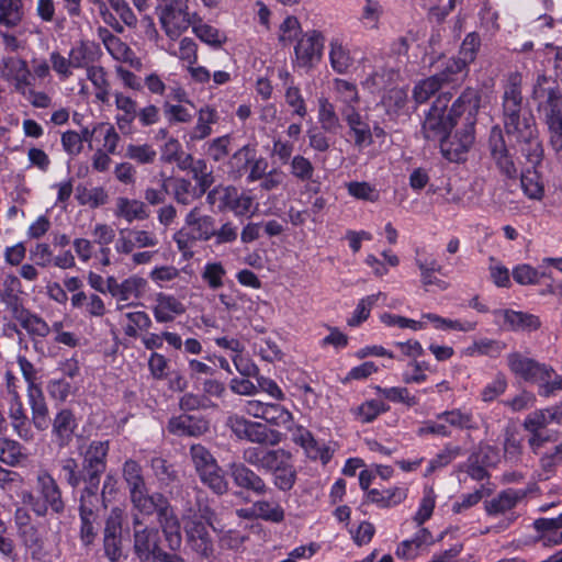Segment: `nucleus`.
Returning a JSON list of instances; mask_svg holds the SVG:
<instances>
[{
	"mask_svg": "<svg viewBox=\"0 0 562 562\" xmlns=\"http://www.w3.org/2000/svg\"><path fill=\"white\" fill-rule=\"evenodd\" d=\"M527 495L524 490L507 488L485 503V510L490 516L506 514L516 507L518 502Z\"/></svg>",
	"mask_w": 562,
	"mask_h": 562,
	"instance_id": "24",
	"label": "nucleus"
},
{
	"mask_svg": "<svg viewBox=\"0 0 562 562\" xmlns=\"http://www.w3.org/2000/svg\"><path fill=\"white\" fill-rule=\"evenodd\" d=\"M276 454V449H265L261 447H249L244 450V463L266 470L270 461Z\"/></svg>",
	"mask_w": 562,
	"mask_h": 562,
	"instance_id": "49",
	"label": "nucleus"
},
{
	"mask_svg": "<svg viewBox=\"0 0 562 562\" xmlns=\"http://www.w3.org/2000/svg\"><path fill=\"white\" fill-rule=\"evenodd\" d=\"M488 148L491 157L501 175L507 179H516L518 177V169L506 145L502 130L497 126L491 131Z\"/></svg>",
	"mask_w": 562,
	"mask_h": 562,
	"instance_id": "16",
	"label": "nucleus"
},
{
	"mask_svg": "<svg viewBox=\"0 0 562 562\" xmlns=\"http://www.w3.org/2000/svg\"><path fill=\"white\" fill-rule=\"evenodd\" d=\"M125 157L139 165H150L156 160L157 151L149 144H130L126 147Z\"/></svg>",
	"mask_w": 562,
	"mask_h": 562,
	"instance_id": "51",
	"label": "nucleus"
},
{
	"mask_svg": "<svg viewBox=\"0 0 562 562\" xmlns=\"http://www.w3.org/2000/svg\"><path fill=\"white\" fill-rule=\"evenodd\" d=\"M389 409L383 402L378 400L367 401L355 409L356 417L363 424L372 423L381 413Z\"/></svg>",
	"mask_w": 562,
	"mask_h": 562,
	"instance_id": "56",
	"label": "nucleus"
},
{
	"mask_svg": "<svg viewBox=\"0 0 562 562\" xmlns=\"http://www.w3.org/2000/svg\"><path fill=\"white\" fill-rule=\"evenodd\" d=\"M18 285H20L19 279L14 276H9L4 281L3 289L0 290V301L15 321L21 318L22 314L27 311L23 306L22 299L15 293V286Z\"/></svg>",
	"mask_w": 562,
	"mask_h": 562,
	"instance_id": "30",
	"label": "nucleus"
},
{
	"mask_svg": "<svg viewBox=\"0 0 562 562\" xmlns=\"http://www.w3.org/2000/svg\"><path fill=\"white\" fill-rule=\"evenodd\" d=\"M513 279L520 285L538 284L542 273L527 263L517 265L513 269Z\"/></svg>",
	"mask_w": 562,
	"mask_h": 562,
	"instance_id": "62",
	"label": "nucleus"
},
{
	"mask_svg": "<svg viewBox=\"0 0 562 562\" xmlns=\"http://www.w3.org/2000/svg\"><path fill=\"white\" fill-rule=\"evenodd\" d=\"M423 319H427L431 322L436 329H452V330H459V331H472L476 328L475 322H461L458 319H449L443 318L437 314L434 313H425L422 315Z\"/></svg>",
	"mask_w": 562,
	"mask_h": 562,
	"instance_id": "46",
	"label": "nucleus"
},
{
	"mask_svg": "<svg viewBox=\"0 0 562 562\" xmlns=\"http://www.w3.org/2000/svg\"><path fill=\"white\" fill-rule=\"evenodd\" d=\"M533 527L539 532H549L550 535L543 537L544 544L553 543L554 535L562 528V513L553 518H538L533 522Z\"/></svg>",
	"mask_w": 562,
	"mask_h": 562,
	"instance_id": "63",
	"label": "nucleus"
},
{
	"mask_svg": "<svg viewBox=\"0 0 562 562\" xmlns=\"http://www.w3.org/2000/svg\"><path fill=\"white\" fill-rule=\"evenodd\" d=\"M329 48V60L331 68L337 74H347L355 63L350 50L338 40L330 41Z\"/></svg>",
	"mask_w": 562,
	"mask_h": 562,
	"instance_id": "36",
	"label": "nucleus"
},
{
	"mask_svg": "<svg viewBox=\"0 0 562 562\" xmlns=\"http://www.w3.org/2000/svg\"><path fill=\"white\" fill-rule=\"evenodd\" d=\"M21 0H0V24L12 27L21 21Z\"/></svg>",
	"mask_w": 562,
	"mask_h": 562,
	"instance_id": "50",
	"label": "nucleus"
},
{
	"mask_svg": "<svg viewBox=\"0 0 562 562\" xmlns=\"http://www.w3.org/2000/svg\"><path fill=\"white\" fill-rule=\"evenodd\" d=\"M342 121L348 126V135L352 138L355 147L362 149L373 143V134L366 116L359 110L344 111Z\"/></svg>",
	"mask_w": 562,
	"mask_h": 562,
	"instance_id": "19",
	"label": "nucleus"
},
{
	"mask_svg": "<svg viewBox=\"0 0 562 562\" xmlns=\"http://www.w3.org/2000/svg\"><path fill=\"white\" fill-rule=\"evenodd\" d=\"M255 155L256 148L249 144L243 146L233 154L228 161V167L235 178L241 177L254 160Z\"/></svg>",
	"mask_w": 562,
	"mask_h": 562,
	"instance_id": "42",
	"label": "nucleus"
},
{
	"mask_svg": "<svg viewBox=\"0 0 562 562\" xmlns=\"http://www.w3.org/2000/svg\"><path fill=\"white\" fill-rule=\"evenodd\" d=\"M114 215L132 223L148 218L149 212L144 202L122 196L116 200Z\"/></svg>",
	"mask_w": 562,
	"mask_h": 562,
	"instance_id": "31",
	"label": "nucleus"
},
{
	"mask_svg": "<svg viewBox=\"0 0 562 562\" xmlns=\"http://www.w3.org/2000/svg\"><path fill=\"white\" fill-rule=\"evenodd\" d=\"M324 48V36L319 31L306 32L294 47L295 57L300 67L310 68L321 60Z\"/></svg>",
	"mask_w": 562,
	"mask_h": 562,
	"instance_id": "17",
	"label": "nucleus"
},
{
	"mask_svg": "<svg viewBox=\"0 0 562 562\" xmlns=\"http://www.w3.org/2000/svg\"><path fill=\"white\" fill-rule=\"evenodd\" d=\"M347 190L351 196L358 200L376 202L380 198L375 187L366 181H351L347 183Z\"/></svg>",
	"mask_w": 562,
	"mask_h": 562,
	"instance_id": "58",
	"label": "nucleus"
},
{
	"mask_svg": "<svg viewBox=\"0 0 562 562\" xmlns=\"http://www.w3.org/2000/svg\"><path fill=\"white\" fill-rule=\"evenodd\" d=\"M552 422L562 423L561 407L535 412L526 418L524 426L528 431L543 430Z\"/></svg>",
	"mask_w": 562,
	"mask_h": 562,
	"instance_id": "38",
	"label": "nucleus"
},
{
	"mask_svg": "<svg viewBox=\"0 0 562 562\" xmlns=\"http://www.w3.org/2000/svg\"><path fill=\"white\" fill-rule=\"evenodd\" d=\"M27 397L34 427L41 431L46 430L50 425V418L42 389L27 387Z\"/></svg>",
	"mask_w": 562,
	"mask_h": 562,
	"instance_id": "26",
	"label": "nucleus"
},
{
	"mask_svg": "<svg viewBox=\"0 0 562 562\" xmlns=\"http://www.w3.org/2000/svg\"><path fill=\"white\" fill-rule=\"evenodd\" d=\"M109 440H92L79 449L81 463L72 457L59 461L60 477L72 488L85 486L86 494H99L101 476L106 470Z\"/></svg>",
	"mask_w": 562,
	"mask_h": 562,
	"instance_id": "2",
	"label": "nucleus"
},
{
	"mask_svg": "<svg viewBox=\"0 0 562 562\" xmlns=\"http://www.w3.org/2000/svg\"><path fill=\"white\" fill-rule=\"evenodd\" d=\"M189 457L202 484L216 495H224L228 492L229 483L225 472L206 447L193 443L189 449Z\"/></svg>",
	"mask_w": 562,
	"mask_h": 562,
	"instance_id": "6",
	"label": "nucleus"
},
{
	"mask_svg": "<svg viewBox=\"0 0 562 562\" xmlns=\"http://www.w3.org/2000/svg\"><path fill=\"white\" fill-rule=\"evenodd\" d=\"M146 285V280L139 277H130L120 283V290L116 292L120 301H127L132 297L138 299L142 296Z\"/></svg>",
	"mask_w": 562,
	"mask_h": 562,
	"instance_id": "54",
	"label": "nucleus"
},
{
	"mask_svg": "<svg viewBox=\"0 0 562 562\" xmlns=\"http://www.w3.org/2000/svg\"><path fill=\"white\" fill-rule=\"evenodd\" d=\"M252 205V199L249 195L241 194L233 186L223 187L221 203L217 204L218 211L229 210L236 215L247 214Z\"/></svg>",
	"mask_w": 562,
	"mask_h": 562,
	"instance_id": "27",
	"label": "nucleus"
},
{
	"mask_svg": "<svg viewBox=\"0 0 562 562\" xmlns=\"http://www.w3.org/2000/svg\"><path fill=\"white\" fill-rule=\"evenodd\" d=\"M106 2L109 3L108 7L110 8V11H114L119 16L117 20L123 25L124 30L125 26L130 29L136 27L137 16L126 0H106Z\"/></svg>",
	"mask_w": 562,
	"mask_h": 562,
	"instance_id": "53",
	"label": "nucleus"
},
{
	"mask_svg": "<svg viewBox=\"0 0 562 562\" xmlns=\"http://www.w3.org/2000/svg\"><path fill=\"white\" fill-rule=\"evenodd\" d=\"M115 105L123 114L116 115V125L123 133L131 131L132 123L137 117V103L132 98L122 93L115 94Z\"/></svg>",
	"mask_w": 562,
	"mask_h": 562,
	"instance_id": "35",
	"label": "nucleus"
},
{
	"mask_svg": "<svg viewBox=\"0 0 562 562\" xmlns=\"http://www.w3.org/2000/svg\"><path fill=\"white\" fill-rule=\"evenodd\" d=\"M451 98V91H442L434 101L422 127V132L426 139L440 143L442 138L448 136V133L458 125L449 113L446 114L447 106Z\"/></svg>",
	"mask_w": 562,
	"mask_h": 562,
	"instance_id": "8",
	"label": "nucleus"
},
{
	"mask_svg": "<svg viewBox=\"0 0 562 562\" xmlns=\"http://www.w3.org/2000/svg\"><path fill=\"white\" fill-rule=\"evenodd\" d=\"M438 420H442L447 426L459 430H477L479 424L471 411L453 408L441 412L437 415Z\"/></svg>",
	"mask_w": 562,
	"mask_h": 562,
	"instance_id": "33",
	"label": "nucleus"
},
{
	"mask_svg": "<svg viewBox=\"0 0 562 562\" xmlns=\"http://www.w3.org/2000/svg\"><path fill=\"white\" fill-rule=\"evenodd\" d=\"M494 322L507 331H535L540 328L541 321L537 315L514 311L512 308L494 310Z\"/></svg>",
	"mask_w": 562,
	"mask_h": 562,
	"instance_id": "14",
	"label": "nucleus"
},
{
	"mask_svg": "<svg viewBox=\"0 0 562 562\" xmlns=\"http://www.w3.org/2000/svg\"><path fill=\"white\" fill-rule=\"evenodd\" d=\"M378 393L393 403H404L407 406L418 404V398L409 394L406 387H376Z\"/></svg>",
	"mask_w": 562,
	"mask_h": 562,
	"instance_id": "60",
	"label": "nucleus"
},
{
	"mask_svg": "<svg viewBox=\"0 0 562 562\" xmlns=\"http://www.w3.org/2000/svg\"><path fill=\"white\" fill-rule=\"evenodd\" d=\"M227 474L234 485L244 492L256 496H265L272 490L266 481L244 462H231L227 464Z\"/></svg>",
	"mask_w": 562,
	"mask_h": 562,
	"instance_id": "13",
	"label": "nucleus"
},
{
	"mask_svg": "<svg viewBox=\"0 0 562 562\" xmlns=\"http://www.w3.org/2000/svg\"><path fill=\"white\" fill-rule=\"evenodd\" d=\"M482 92L472 87L465 88L461 94L454 100L449 111L451 117L458 123L463 117L465 126H475L476 115L481 108Z\"/></svg>",
	"mask_w": 562,
	"mask_h": 562,
	"instance_id": "15",
	"label": "nucleus"
},
{
	"mask_svg": "<svg viewBox=\"0 0 562 562\" xmlns=\"http://www.w3.org/2000/svg\"><path fill=\"white\" fill-rule=\"evenodd\" d=\"M214 513L209 506L190 510L183 516V531L188 547L202 558L209 559L214 551L213 539L209 531Z\"/></svg>",
	"mask_w": 562,
	"mask_h": 562,
	"instance_id": "4",
	"label": "nucleus"
},
{
	"mask_svg": "<svg viewBox=\"0 0 562 562\" xmlns=\"http://www.w3.org/2000/svg\"><path fill=\"white\" fill-rule=\"evenodd\" d=\"M502 121L506 135L514 140L527 162L536 168L543 158L536 120L524 103L522 76L510 72L502 97Z\"/></svg>",
	"mask_w": 562,
	"mask_h": 562,
	"instance_id": "1",
	"label": "nucleus"
},
{
	"mask_svg": "<svg viewBox=\"0 0 562 562\" xmlns=\"http://www.w3.org/2000/svg\"><path fill=\"white\" fill-rule=\"evenodd\" d=\"M122 475L130 494L147 488L142 465L137 461L133 459L125 460Z\"/></svg>",
	"mask_w": 562,
	"mask_h": 562,
	"instance_id": "40",
	"label": "nucleus"
},
{
	"mask_svg": "<svg viewBox=\"0 0 562 562\" xmlns=\"http://www.w3.org/2000/svg\"><path fill=\"white\" fill-rule=\"evenodd\" d=\"M20 326L26 330L31 339L45 338L50 333V327L44 318L27 310L16 319Z\"/></svg>",
	"mask_w": 562,
	"mask_h": 562,
	"instance_id": "39",
	"label": "nucleus"
},
{
	"mask_svg": "<svg viewBox=\"0 0 562 562\" xmlns=\"http://www.w3.org/2000/svg\"><path fill=\"white\" fill-rule=\"evenodd\" d=\"M475 126H465L457 128L454 134L448 133V136L439 143L441 154L452 162H460L467 159V154L472 147L475 136Z\"/></svg>",
	"mask_w": 562,
	"mask_h": 562,
	"instance_id": "12",
	"label": "nucleus"
},
{
	"mask_svg": "<svg viewBox=\"0 0 562 562\" xmlns=\"http://www.w3.org/2000/svg\"><path fill=\"white\" fill-rule=\"evenodd\" d=\"M267 423L290 428L292 414L280 404L268 403L263 418Z\"/></svg>",
	"mask_w": 562,
	"mask_h": 562,
	"instance_id": "59",
	"label": "nucleus"
},
{
	"mask_svg": "<svg viewBox=\"0 0 562 562\" xmlns=\"http://www.w3.org/2000/svg\"><path fill=\"white\" fill-rule=\"evenodd\" d=\"M442 87L439 81L432 76L418 81L413 89V98L417 103H425L437 92L441 91Z\"/></svg>",
	"mask_w": 562,
	"mask_h": 562,
	"instance_id": "52",
	"label": "nucleus"
},
{
	"mask_svg": "<svg viewBox=\"0 0 562 562\" xmlns=\"http://www.w3.org/2000/svg\"><path fill=\"white\" fill-rule=\"evenodd\" d=\"M68 56L75 69H88L100 58L101 49L98 43L81 40L71 46Z\"/></svg>",
	"mask_w": 562,
	"mask_h": 562,
	"instance_id": "22",
	"label": "nucleus"
},
{
	"mask_svg": "<svg viewBox=\"0 0 562 562\" xmlns=\"http://www.w3.org/2000/svg\"><path fill=\"white\" fill-rule=\"evenodd\" d=\"M254 508L256 509V518L274 524H280L284 520V509L277 502L266 499L257 501L254 503Z\"/></svg>",
	"mask_w": 562,
	"mask_h": 562,
	"instance_id": "45",
	"label": "nucleus"
},
{
	"mask_svg": "<svg viewBox=\"0 0 562 562\" xmlns=\"http://www.w3.org/2000/svg\"><path fill=\"white\" fill-rule=\"evenodd\" d=\"M37 488L43 501L49 506L54 514L60 515L65 512V502L57 481L47 471L37 475Z\"/></svg>",
	"mask_w": 562,
	"mask_h": 562,
	"instance_id": "21",
	"label": "nucleus"
},
{
	"mask_svg": "<svg viewBox=\"0 0 562 562\" xmlns=\"http://www.w3.org/2000/svg\"><path fill=\"white\" fill-rule=\"evenodd\" d=\"M217 120V112L209 106L202 108L199 111V117L195 126L193 127L191 138L203 139L212 133L211 124Z\"/></svg>",
	"mask_w": 562,
	"mask_h": 562,
	"instance_id": "48",
	"label": "nucleus"
},
{
	"mask_svg": "<svg viewBox=\"0 0 562 562\" xmlns=\"http://www.w3.org/2000/svg\"><path fill=\"white\" fill-rule=\"evenodd\" d=\"M540 119L548 127L550 146L555 153L562 150V89L551 76L539 74L530 94Z\"/></svg>",
	"mask_w": 562,
	"mask_h": 562,
	"instance_id": "3",
	"label": "nucleus"
},
{
	"mask_svg": "<svg viewBox=\"0 0 562 562\" xmlns=\"http://www.w3.org/2000/svg\"><path fill=\"white\" fill-rule=\"evenodd\" d=\"M470 69L464 67L456 58L451 57L445 61L442 68L434 74V77L443 88L456 89L460 87L469 75Z\"/></svg>",
	"mask_w": 562,
	"mask_h": 562,
	"instance_id": "23",
	"label": "nucleus"
},
{
	"mask_svg": "<svg viewBox=\"0 0 562 562\" xmlns=\"http://www.w3.org/2000/svg\"><path fill=\"white\" fill-rule=\"evenodd\" d=\"M333 90L335 92L336 102L338 103L339 114L348 110H358L360 102L357 85L340 78L333 80Z\"/></svg>",
	"mask_w": 562,
	"mask_h": 562,
	"instance_id": "25",
	"label": "nucleus"
},
{
	"mask_svg": "<svg viewBox=\"0 0 562 562\" xmlns=\"http://www.w3.org/2000/svg\"><path fill=\"white\" fill-rule=\"evenodd\" d=\"M481 47V38L476 32H471L465 35L457 56H453L464 67L469 66L475 60L477 52Z\"/></svg>",
	"mask_w": 562,
	"mask_h": 562,
	"instance_id": "44",
	"label": "nucleus"
},
{
	"mask_svg": "<svg viewBox=\"0 0 562 562\" xmlns=\"http://www.w3.org/2000/svg\"><path fill=\"white\" fill-rule=\"evenodd\" d=\"M265 472L271 475L273 485L281 492L292 490L297 479L292 454L282 448L276 449V454Z\"/></svg>",
	"mask_w": 562,
	"mask_h": 562,
	"instance_id": "11",
	"label": "nucleus"
},
{
	"mask_svg": "<svg viewBox=\"0 0 562 562\" xmlns=\"http://www.w3.org/2000/svg\"><path fill=\"white\" fill-rule=\"evenodd\" d=\"M156 14L166 36L176 41L196 20V13L189 12L188 0H157Z\"/></svg>",
	"mask_w": 562,
	"mask_h": 562,
	"instance_id": "7",
	"label": "nucleus"
},
{
	"mask_svg": "<svg viewBox=\"0 0 562 562\" xmlns=\"http://www.w3.org/2000/svg\"><path fill=\"white\" fill-rule=\"evenodd\" d=\"M130 497L134 507L144 515H151L157 512V515L159 516L161 508L170 507L162 494L155 493L153 495H148L147 488L130 494Z\"/></svg>",
	"mask_w": 562,
	"mask_h": 562,
	"instance_id": "32",
	"label": "nucleus"
},
{
	"mask_svg": "<svg viewBox=\"0 0 562 562\" xmlns=\"http://www.w3.org/2000/svg\"><path fill=\"white\" fill-rule=\"evenodd\" d=\"M159 525L162 529L168 548L173 552L178 551L182 543V537L179 520L171 507L160 509Z\"/></svg>",
	"mask_w": 562,
	"mask_h": 562,
	"instance_id": "28",
	"label": "nucleus"
},
{
	"mask_svg": "<svg viewBox=\"0 0 562 562\" xmlns=\"http://www.w3.org/2000/svg\"><path fill=\"white\" fill-rule=\"evenodd\" d=\"M215 218L203 214L201 207L194 206L184 217L183 226L173 234V240L184 257L193 255L192 248L198 241H209L214 236Z\"/></svg>",
	"mask_w": 562,
	"mask_h": 562,
	"instance_id": "5",
	"label": "nucleus"
},
{
	"mask_svg": "<svg viewBox=\"0 0 562 562\" xmlns=\"http://www.w3.org/2000/svg\"><path fill=\"white\" fill-rule=\"evenodd\" d=\"M462 453L459 446L446 445L428 463L425 476L431 475L437 470L447 467Z\"/></svg>",
	"mask_w": 562,
	"mask_h": 562,
	"instance_id": "47",
	"label": "nucleus"
},
{
	"mask_svg": "<svg viewBox=\"0 0 562 562\" xmlns=\"http://www.w3.org/2000/svg\"><path fill=\"white\" fill-rule=\"evenodd\" d=\"M301 33V24L296 16L289 15L279 27V42L283 45H290Z\"/></svg>",
	"mask_w": 562,
	"mask_h": 562,
	"instance_id": "64",
	"label": "nucleus"
},
{
	"mask_svg": "<svg viewBox=\"0 0 562 562\" xmlns=\"http://www.w3.org/2000/svg\"><path fill=\"white\" fill-rule=\"evenodd\" d=\"M281 432L268 428L261 423H256L252 434H250V442L266 446H277L281 442Z\"/></svg>",
	"mask_w": 562,
	"mask_h": 562,
	"instance_id": "55",
	"label": "nucleus"
},
{
	"mask_svg": "<svg viewBox=\"0 0 562 562\" xmlns=\"http://www.w3.org/2000/svg\"><path fill=\"white\" fill-rule=\"evenodd\" d=\"M52 425V440L59 448L68 447L78 428V422L74 412L69 408H61L53 419Z\"/></svg>",
	"mask_w": 562,
	"mask_h": 562,
	"instance_id": "18",
	"label": "nucleus"
},
{
	"mask_svg": "<svg viewBox=\"0 0 562 562\" xmlns=\"http://www.w3.org/2000/svg\"><path fill=\"white\" fill-rule=\"evenodd\" d=\"M169 181L172 198L178 204L187 206L192 204L195 200H199L195 187L192 184L191 180L187 178H175Z\"/></svg>",
	"mask_w": 562,
	"mask_h": 562,
	"instance_id": "41",
	"label": "nucleus"
},
{
	"mask_svg": "<svg viewBox=\"0 0 562 562\" xmlns=\"http://www.w3.org/2000/svg\"><path fill=\"white\" fill-rule=\"evenodd\" d=\"M291 175L297 180L310 181L314 175V166L311 160L302 155L294 156L290 161Z\"/></svg>",
	"mask_w": 562,
	"mask_h": 562,
	"instance_id": "61",
	"label": "nucleus"
},
{
	"mask_svg": "<svg viewBox=\"0 0 562 562\" xmlns=\"http://www.w3.org/2000/svg\"><path fill=\"white\" fill-rule=\"evenodd\" d=\"M317 119L321 124V128L327 133L336 134L341 127L339 114L337 113L335 105L326 98H321L318 100Z\"/></svg>",
	"mask_w": 562,
	"mask_h": 562,
	"instance_id": "37",
	"label": "nucleus"
},
{
	"mask_svg": "<svg viewBox=\"0 0 562 562\" xmlns=\"http://www.w3.org/2000/svg\"><path fill=\"white\" fill-rule=\"evenodd\" d=\"M186 312L184 305L173 295L158 293L156 296V305L153 307L154 317L158 323H169L177 315Z\"/></svg>",
	"mask_w": 562,
	"mask_h": 562,
	"instance_id": "29",
	"label": "nucleus"
},
{
	"mask_svg": "<svg viewBox=\"0 0 562 562\" xmlns=\"http://www.w3.org/2000/svg\"><path fill=\"white\" fill-rule=\"evenodd\" d=\"M133 552L139 562H153L161 549L160 535L156 527L143 526L139 517L133 518Z\"/></svg>",
	"mask_w": 562,
	"mask_h": 562,
	"instance_id": "10",
	"label": "nucleus"
},
{
	"mask_svg": "<svg viewBox=\"0 0 562 562\" xmlns=\"http://www.w3.org/2000/svg\"><path fill=\"white\" fill-rule=\"evenodd\" d=\"M406 496V490L397 486L384 490L371 488L366 494L368 502L373 503L381 508L396 506L401 504Z\"/></svg>",
	"mask_w": 562,
	"mask_h": 562,
	"instance_id": "34",
	"label": "nucleus"
},
{
	"mask_svg": "<svg viewBox=\"0 0 562 562\" xmlns=\"http://www.w3.org/2000/svg\"><path fill=\"white\" fill-rule=\"evenodd\" d=\"M380 296H382L381 292L361 299L353 312L352 317L348 319V325L359 326L362 322L367 321L371 308L376 304Z\"/></svg>",
	"mask_w": 562,
	"mask_h": 562,
	"instance_id": "57",
	"label": "nucleus"
},
{
	"mask_svg": "<svg viewBox=\"0 0 562 562\" xmlns=\"http://www.w3.org/2000/svg\"><path fill=\"white\" fill-rule=\"evenodd\" d=\"M167 429L179 437H200L210 429V423L203 416L180 414L168 420Z\"/></svg>",
	"mask_w": 562,
	"mask_h": 562,
	"instance_id": "20",
	"label": "nucleus"
},
{
	"mask_svg": "<svg viewBox=\"0 0 562 562\" xmlns=\"http://www.w3.org/2000/svg\"><path fill=\"white\" fill-rule=\"evenodd\" d=\"M506 361L510 372L525 382L536 383L554 375V369L550 364L539 362L519 351L509 352Z\"/></svg>",
	"mask_w": 562,
	"mask_h": 562,
	"instance_id": "9",
	"label": "nucleus"
},
{
	"mask_svg": "<svg viewBox=\"0 0 562 562\" xmlns=\"http://www.w3.org/2000/svg\"><path fill=\"white\" fill-rule=\"evenodd\" d=\"M9 416L12 420V426L23 439L30 438V428L27 426V417L24 413L23 404L16 393L13 394Z\"/></svg>",
	"mask_w": 562,
	"mask_h": 562,
	"instance_id": "43",
	"label": "nucleus"
}]
</instances>
